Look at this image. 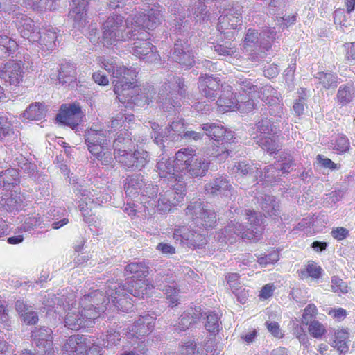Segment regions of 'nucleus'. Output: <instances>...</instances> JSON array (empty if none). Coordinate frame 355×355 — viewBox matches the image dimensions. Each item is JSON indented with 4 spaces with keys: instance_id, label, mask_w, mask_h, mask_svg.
<instances>
[{
    "instance_id": "nucleus-1",
    "label": "nucleus",
    "mask_w": 355,
    "mask_h": 355,
    "mask_svg": "<svg viewBox=\"0 0 355 355\" xmlns=\"http://www.w3.org/2000/svg\"><path fill=\"white\" fill-rule=\"evenodd\" d=\"M107 300L100 290H95L85 295L78 304L68 303L64 318L65 327L76 331L93 327L95 320L99 317L103 307L107 304Z\"/></svg>"
},
{
    "instance_id": "nucleus-2",
    "label": "nucleus",
    "mask_w": 355,
    "mask_h": 355,
    "mask_svg": "<svg viewBox=\"0 0 355 355\" xmlns=\"http://www.w3.org/2000/svg\"><path fill=\"white\" fill-rule=\"evenodd\" d=\"M114 74L116 77L121 78L116 80L114 89L120 102L138 106L149 103L150 98L154 93L153 88L148 87L141 89L134 85L133 80L137 75L135 69L121 67Z\"/></svg>"
},
{
    "instance_id": "nucleus-3",
    "label": "nucleus",
    "mask_w": 355,
    "mask_h": 355,
    "mask_svg": "<svg viewBox=\"0 0 355 355\" xmlns=\"http://www.w3.org/2000/svg\"><path fill=\"white\" fill-rule=\"evenodd\" d=\"M245 215L250 227H245L238 222H231L224 230L216 234V239L218 241L230 243L235 242L237 236L243 240L258 241L263 230L262 215L252 210H245Z\"/></svg>"
},
{
    "instance_id": "nucleus-4",
    "label": "nucleus",
    "mask_w": 355,
    "mask_h": 355,
    "mask_svg": "<svg viewBox=\"0 0 355 355\" xmlns=\"http://www.w3.org/2000/svg\"><path fill=\"white\" fill-rule=\"evenodd\" d=\"M237 89L248 94L250 99H261L269 107L268 112L276 121L282 118L284 114V105L280 103L279 94L270 85L263 86L257 81L245 78L236 82Z\"/></svg>"
},
{
    "instance_id": "nucleus-5",
    "label": "nucleus",
    "mask_w": 355,
    "mask_h": 355,
    "mask_svg": "<svg viewBox=\"0 0 355 355\" xmlns=\"http://www.w3.org/2000/svg\"><path fill=\"white\" fill-rule=\"evenodd\" d=\"M87 150L94 159L104 166H113L114 158L106 130L100 125L93 124L84 134Z\"/></svg>"
},
{
    "instance_id": "nucleus-6",
    "label": "nucleus",
    "mask_w": 355,
    "mask_h": 355,
    "mask_svg": "<svg viewBox=\"0 0 355 355\" xmlns=\"http://www.w3.org/2000/svg\"><path fill=\"white\" fill-rule=\"evenodd\" d=\"M126 20L119 15L110 16L103 24V39L105 45L114 44L118 42H125L135 37L137 31L131 24V18Z\"/></svg>"
},
{
    "instance_id": "nucleus-7",
    "label": "nucleus",
    "mask_w": 355,
    "mask_h": 355,
    "mask_svg": "<svg viewBox=\"0 0 355 355\" xmlns=\"http://www.w3.org/2000/svg\"><path fill=\"white\" fill-rule=\"evenodd\" d=\"M177 168L184 173L193 177L205 175L208 171L209 162L196 153L192 148H184L175 154Z\"/></svg>"
},
{
    "instance_id": "nucleus-8",
    "label": "nucleus",
    "mask_w": 355,
    "mask_h": 355,
    "mask_svg": "<svg viewBox=\"0 0 355 355\" xmlns=\"http://www.w3.org/2000/svg\"><path fill=\"white\" fill-rule=\"evenodd\" d=\"M100 291L103 293V291ZM126 292L127 290L125 286L121 287L120 282L108 280L105 286V295L103 294V296L107 299V304L103 307V311L110 302L119 311L122 312L130 311L133 307V304Z\"/></svg>"
},
{
    "instance_id": "nucleus-9",
    "label": "nucleus",
    "mask_w": 355,
    "mask_h": 355,
    "mask_svg": "<svg viewBox=\"0 0 355 355\" xmlns=\"http://www.w3.org/2000/svg\"><path fill=\"white\" fill-rule=\"evenodd\" d=\"M0 8L9 14H12L13 23L15 24L21 36L27 39L30 42L35 44L37 40V28L35 26L33 20L27 15L19 11L16 4L7 5L0 3Z\"/></svg>"
},
{
    "instance_id": "nucleus-10",
    "label": "nucleus",
    "mask_w": 355,
    "mask_h": 355,
    "mask_svg": "<svg viewBox=\"0 0 355 355\" xmlns=\"http://www.w3.org/2000/svg\"><path fill=\"white\" fill-rule=\"evenodd\" d=\"M185 214L199 227L213 228L217 222L215 211L200 200L191 202L185 209Z\"/></svg>"
},
{
    "instance_id": "nucleus-11",
    "label": "nucleus",
    "mask_w": 355,
    "mask_h": 355,
    "mask_svg": "<svg viewBox=\"0 0 355 355\" xmlns=\"http://www.w3.org/2000/svg\"><path fill=\"white\" fill-rule=\"evenodd\" d=\"M184 196V182L179 180L175 184H171L168 189L159 193V197L153 207H156L160 214L168 213L173 206H175L183 200Z\"/></svg>"
},
{
    "instance_id": "nucleus-12",
    "label": "nucleus",
    "mask_w": 355,
    "mask_h": 355,
    "mask_svg": "<svg viewBox=\"0 0 355 355\" xmlns=\"http://www.w3.org/2000/svg\"><path fill=\"white\" fill-rule=\"evenodd\" d=\"M68 355H100L99 347L94 345L91 337L75 334L71 336L62 346Z\"/></svg>"
},
{
    "instance_id": "nucleus-13",
    "label": "nucleus",
    "mask_w": 355,
    "mask_h": 355,
    "mask_svg": "<svg viewBox=\"0 0 355 355\" xmlns=\"http://www.w3.org/2000/svg\"><path fill=\"white\" fill-rule=\"evenodd\" d=\"M164 89H162L159 92V101L162 104V109L165 112H170L172 108H178L180 107V102L178 100V95L180 98H186L187 88L184 82L180 78H178L175 84L173 85L172 90H169L168 93H166L168 89H171L169 83H164Z\"/></svg>"
},
{
    "instance_id": "nucleus-14",
    "label": "nucleus",
    "mask_w": 355,
    "mask_h": 355,
    "mask_svg": "<svg viewBox=\"0 0 355 355\" xmlns=\"http://www.w3.org/2000/svg\"><path fill=\"white\" fill-rule=\"evenodd\" d=\"M137 35L132 37L135 40L132 46V54L140 59L146 60L148 62L158 61L159 55L156 52V48L148 41L150 34L147 31H136Z\"/></svg>"
},
{
    "instance_id": "nucleus-15",
    "label": "nucleus",
    "mask_w": 355,
    "mask_h": 355,
    "mask_svg": "<svg viewBox=\"0 0 355 355\" xmlns=\"http://www.w3.org/2000/svg\"><path fill=\"white\" fill-rule=\"evenodd\" d=\"M114 154V161L116 159L125 169L140 170L150 160L148 153L143 149L135 150L133 153H129L126 150Z\"/></svg>"
},
{
    "instance_id": "nucleus-16",
    "label": "nucleus",
    "mask_w": 355,
    "mask_h": 355,
    "mask_svg": "<svg viewBox=\"0 0 355 355\" xmlns=\"http://www.w3.org/2000/svg\"><path fill=\"white\" fill-rule=\"evenodd\" d=\"M217 105L220 112H225L237 109L241 112H250L254 108L255 103L246 94H240L238 98L232 97L231 94L227 96L225 94L220 96L217 101Z\"/></svg>"
},
{
    "instance_id": "nucleus-17",
    "label": "nucleus",
    "mask_w": 355,
    "mask_h": 355,
    "mask_svg": "<svg viewBox=\"0 0 355 355\" xmlns=\"http://www.w3.org/2000/svg\"><path fill=\"white\" fill-rule=\"evenodd\" d=\"M159 8V5L155 3L146 15H135L131 18V24L139 31H145L144 28H155L161 24L162 20V13Z\"/></svg>"
},
{
    "instance_id": "nucleus-18",
    "label": "nucleus",
    "mask_w": 355,
    "mask_h": 355,
    "mask_svg": "<svg viewBox=\"0 0 355 355\" xmlns=\"http://www.w3.org/2000/svg\"><path fill=\"white\" fill-rule=\"evenodd\" d=\"M24 66L22 61L9 60L0 67V78L10 85L17 86L22 82Z\"/></svg>"
},
{
    "instance_id": "nucleus-19",
    "label": "nucleus",
    "mask_w": 355,
    "mask_h": 355,
    "mask_svg": "<svg viewBox=\"0 0 355 355\" xmlns=\"http://www.w3.org/2000/svg\"><path fill=\"white\" fill-rule=\"evenodd\" d=\"M172 61L182 68L188 69L195 62L193 52L187 41L178 40L171 54Z\"/></svg>"
},
{
    "instance_id": "nucleus-20",
    "label": "nucleus",
    "mask_w": 355,
    "mask_h": 355,
    "mask_svg": "<svg viewBox=\"0 0 355 355\" xmlns=\"http://www.w3.org/2000/svg\"><path fill=\"white\" fill-rule=\"evenodd\" d=\"M173 238L189 248H200L206 244L204 234L194 232L187 226L175 228L173 232Z\"/></svg>"
},
{
    "instance_id": "nucleus-21",
    "label": "nucleus",
    "mask_w": 355,
    "mask_h": 355,
    "mask_svg": "<svg viewBox=\"0 0 355 355\" xmlns=\"http://www.w3.org/2000/svg\"><path fill=\"white\" fill-rule=\"evenodd\" d=\"M83 112L79 105L76 104L62 105L56 116L58 122L68 125L74 130L83 118Z\"/></svg>"
},
{
    "instance_id": "nucleus-22",
    "label": "nucleus",
    "mask_w": 355,
    "mask_h": 355,
    "mask_svg": "<svg viewBox=\"0 0 355 355\" xmlns=\"http://www.w3.org/2000/svg\"><path fill=\"white\" fill-rule=\"evenodd\" d=\"M155 327V318L149 314L141 315L125 333L128 338H140L150 334Z\"/></svg>"
},
{
    "instance_id": "nucleus-23",
    "label": "nucleus",
    "mask_w": 355,
    "mask_h": 355,
    "mask_svg": "<svg viewBox=\"0 0 355 355\" xmlns=\"http://www.w3.org/2000/svg\"><path fill=\"white\" fill-rule=\"evenodd\" d=\"M87 0H72L71 8L69 12V17L73 21L74 28L83 31L89 24L87 17Z\"/></svg>"
},
{
    "instance_id": "nucleus-24",
    "label": "nucleus",
    "mask_w": 355,
    "mask_h": 355,
    "mask_svg": "<svg viewBox=\"0 0 355 355\" xmlns=\"http://www.w3.org/2000/svg\"><path fill=\"white\" fill-rule=\"evenodd\" d=\"M242 8L236 4L227 10L225 15L220 16L218 19L217 25L218 30L225 33L228 29H236L238 26L241 24Z\"/></svg>"
},
{
    "instance_id": "nucleus-25",
    "label": "nucleus",
    "mask_w": 355,
    "mask_h": 355,
    "mask_svg": "<svg viewBox=\"0 0 355 355\" xmlns=\"http://www.w3.org/2000/svg\"><path fill=\"white\" fill-rule=\"evenodd\" d=\"M31 337L34 344L41 349L42 352H44L45 355H54L52 347V330L51 329L45 327L35 329L32 331Z\"/></svg>"
},
{
    "instance_id": "nucleus-26",
    "label": "nucleus",
    "mask_w": 355,
    "mask_h": 355,
    "mask_svg": "<svg viewBox=\"0 0 355 355\" xmlns=\"http://www.w3.org/2000/svg\"><path fill=\"white\" fill-rule=\"evenodd\" d=\"M157 171L161 178H166L170 184L177 183L182 180V176L179 175L180 169L177 168L175 159L162 157L159 160L156 166Z\"/></svg>"
},
{
    "instance_id": "nucleus-27",
    "label": "nucleus",
    "mask_w": 355,
    "mask_h": 355,
    "mask_svg": "<svg viewBox=\"0 0 355 355\" xmlns=\"http://www.w3.org/2000/svg\"><path fill=\"white\" fill-rule=\"evenodd\" d=\"M202 130L205 131L207 136L209 137L214 141H221L223 143L234 142V133L227 130L218 123H207L202 125Z\"/></svg>"
},
{
    "instance_id": "nucleus-28",
    "label": "nucleus",
    "mask_w": 355,
    "mask_h": 355,
    "mask_svg": "<svg viewBox=\"0 0 355 355\" xmlns=\"http://www.w3.org/2000/svg\"><path fill=\"white\" fill-rule=\"evenodd\" d=\"M205 189L207 193L225 197H231L234 193L232 185L223 176L210 180L205 184Z\"/></svg>"
},
{
    "instance_id": "nucleus-29",
    "label": "nucleus",
    "mask_w": 355,
    "mask_h": 355,
    "mask_svg": "<svg viewBox=\"0 0 355 355\" xmlns=\"http://www.w3.org/2000/svg\"><path fill=\"white\" fill-rule=\"evenodd\" d=\"M76 196L79 199V207L80 211H85L86 209H92L93 205H100L102 201L99 200L96 190L77 187L75 189Z\"/></svg>"
},
{
    "instance_id": "nucleus-30",
    "label": "nucleus",
    "mask_w": 355,
    "mask_h": 355,
    "mask_svg": "<svg viewBox=\"0 0 355 355\" xmlns=\"http://www.w3.org/2000/svg\"><path fill=\"white\" fill-rule=\"evenodd\" d=\"M198 88L204 96L208 98H215L220 88V80L213 76H200Z\"/></svg>"
},
{
    "instance_id": "nucleus-31",
    "label": "nucleus",
    "mask_w": 355,
    "mask_h": 355,
    "mask_svg": "<svg viewBox=\"0 0 355 355\" xmlns=\"http://www.w3.org/2000/svg\"><path fill=\"white\" fill-rule=\"evenodd\" d=\"M124 286L128 293L139 298L149 296L153 290V284L148 279L131 280Z\"/></svg>"
},
{
    "instance_id": "nucleus-32",
    "label": "nucleus",
    "mask_w": 355,
    "mask_h": 355,
    "mask_svg": "<svg viewBox=\"0 0 355 355\" xmlns=\"http://www.w3.org/2000/svg\"><path fill=\"white\" fill-rule=\"evenodd\" d=\"M37 35L38 38L35 40V43H37L42 51H52L55 49L57 35L53 27L48 26L40 29Z\"/></svg>"
},
{
    "instance_id": "nucleus-33",
    "label": "nucleus",
    "mask_w": 355,
    "mask_h": 355,
    "mask_svg": "<svg viewBox=\"0 0 355 355\" xmlns=\"http://www.w3.org/2000/svg\"><path fill=\"white\" fill-rule=\"evenodd\" d=\"M231 171L237 180L249 175L252 178L253 181H255L258 180L259 169L257 166L251 164L246 161H243L235 162L231 168Z\"/></svg>"
},
{
    "instance_id": "nucleus-34",
    "label": "nucleus",
    "mask_w": 355,
    "mask_h": 355,
    "mask_svg": "<svg viewBox=\"0 0 355 355\" xmlns=\"http://www.w3.org/2000/svg\"><path fill=\"white\" fill-rule=\"evenodd\" d=\"M145 181L140 174L128 175L125 180L124 189L127 196L132 198H138Z\"/></svg>"
},
{
    "instance_id": "nucleus-35",
    "label": "nucleus",
    "mask_w": 355,
    "mask_h": 355,
    "mask_svg": "<svg viewBox=\"0 0 355 355\" xmlns=\"http://www.w3.org/2000/svg\"><path fill=\"white\" fill-rule=\"evenodd\" d=\"M58 79L62 85H71L76 80V67L71 62H65L60 64Z\"/></svg>"
},
{
    "instance_id": "nucleus-36",
    "label": "nucleus",
    "mask_w": 355,
    "mask_h": 355,
    "mask_svg": "<svg viewBox=\"0 0 355 355\" xmlns=\"http://www.w3.org/2000/svg\"><path fill=\"white\" fill-rule=\"evenodd\" d=\"M20 182V175L18 171L10 168L0 172V187L4 190L12 189Z\"/></svg>"
},
{
    "instance_id": "nucleus-37",
    "label": "nucleus",
    "mask_w": 355,
    "mask_h": 355,
    "mask_svg": "<svg viewBox=\"0 0 355 355\" xmlns=\"http://www.w3.org/2000/svg\"><path fill=\"white\" fill-rule=\"evenodd\" d=\"M22 200L15 193H5L0 199V208L10 212H15L21 209Z\"/></svg>"
},
{
    "instance_id": "nucleus-38",
    "label": "nucleus",
    "mask_w": 355,
    "mask_h": 355,
    "mask_svg": "<svg viewBox=\"0 0 355 355\" xmlns=\"http://www.w3.org/2000/svg\"><path fill=\"white\" fill-rule=\"evenodd\" d=\"M349 334L345 329L337 330L334 336L331 347L336 349L340 355L345 354L349 348Z\"/></svg>"
},
{
    "instance_id": "nucleus-39",
    "label": "nucleus",
    "mask_w": 355,
    "mask_h": 355,
    "mask_svg": "<svg viewBox=\"0 0 355 355\" xmlns=\"http://www.w3.org/2000/svg\"><path fill=\"white\" fill-rule=\"evenodd\" d=\"M277 138L278 136L276 135L254 136L253 137L256 144L270 154L275 153L280 150L281 146L278 142Z\"/></svg>"
},
{
    "instance_id": "nucleus-40",
    "label": "nucleus",
    "mask_w": 355,
    "mask_h": 355,
    "mask_svg": "<svg viewBox=\"0 0 355 355\" xmlns=\"http://www.w3.org/2000/svg\"><path fill=\"white\" fill-rule=\"evenodd\" d=\"M158 188L150 182H145L142 190L138 197V200L144 204L145 207H153L155 205L156 201L154 198L157 196Z\"/></svg>"
},
{
    "instance_id": "nucleus-41",
    "label": "nucleus",
    "mask_w": 355,
    "mask_h": 355,
    "mask_svg": "<svg viewBox=\"0 0 355 355\" xmlns=\"http://www.w3.org/2000/svg\"><path fill=\"white\" fill-rule=\"evenodd\" d=\"M355 97V87L352 83L342 85L336 94V101L341 106L351 103Z\"/></svg>"
},
{
    "instance_id": "nucleus-42",
    "label": "nucleus",
    "mask_w": 355,
    "mask_h": 355,
    "mask_svg": "<svg viewBox=\"0 0 355 355\" xmlns=\"http://www.w3.org/2000/svg\"><path fill=\"white\" fill-rule=\"evenodd\" d=\"M313 76L325 89L336 88L340 79L336 73L330 71H318Z\"/></svg>"
},
{
    "instance_id": "nucleus-43",
    "label": "nucleus",
    "mask_w": 355,
    "mask_h": 355,
    "mask_svg": "<svg viewBox=\"0 0 355 355\" xmlns=\"http://www.w3.org/2000/svg\"><path fill=\"white\" fill-rule=\"evenodd\" d=\"M257 201L263 212L269 216H277L279 213V202L273 196L261 195Z\"/></svg>"
},
{
    "instance_id": "nucleus-44",
    "label": "nucleus",
    "mask_w": 355,
    "mask_h": 355,
    "mask_svg": "<svg viewBox=\"0 0 355 355\" xmlns=\"http://www.w3.org/2000/svg\"><path fill=\"white\" fill-rule=\"evenodd\" d=\"M228 144L221 141H213L206 151L207 155L217 158L220 162L225 160L229 155Z\"/></svg>"
},
{
    "instance_id": "nucleus-45",
    "label": "nucleus",
    "mask_w": 355,
    "mask_h": 355,
    "mask_svg": "<svg viewBox=\"0 0 355 355\" xmlns=\"http://www.w3.org/2000/svg\"><path fill=\"white\" fill-rule=\"evenodd\" d=\"M185 128L182 120L173 121L164 130L166 140L178 141L182 139Z\"/></svg>"
},
{
    "instance_id": "nucleus-46",
    "label": "nucleus",
    "mask_w": 355,
    "mask_h": 355,
    "mask_svg": "<svg viewBox=\"0 0 355 355\" xmlns=\"http://www.w3.org/2000/svg\"><path fill=\"white\" fill-rule=\"evenodd\" d=\"M272 119L263 117L256 124V136L275 135L277 133L275 121Z\"/></svg>"
},
{
    "instance_id": "nucleus-47",
    "label": "nucleus",
    "mask_w": 355,
    "mask_h": 355,
    "mask_svg": "<svg viewBox=\"0 0 355 355\" xmlns=\"http://www.w3.org/2000/svg\"><path fill=\"white\" fill-rule=\"evenodd\" d=\"M279 170H277V166L275 164H271L264 168V171L259 170L258 173L257 183L262 182L269 184L276 182L279 179Z\"/></svg>"
},
{
    "instance_id": "nucleus-48",
    "label": "nucleus",
    "mask_w": 355,
    "mask_h": 355,
    "mask_svg": "<svg viewBox=\"0 0 355 355\" xmlns=\"http://www.w3.org/2000/svg\"><path fill=\"white\" fill-rule=\"evenodd\" d=\"M46 108L41 103H35L30 105L24 111V116L30 120H40L46 115Z\"/></svg>"
},
{
    "instance_id": "nucleus-49",
    "label": "nucleus",
    "mask_w": 355,
    "mask_h": 355,
    "mask_svg": "<svg viewBox=\"0 0 355 355\" xmlns=\"http://www.w3.org/2000/svg\"><path fill=\"white\" fill-rule=\"evenodd\" d=\"M133 146V141L128 132H121L113 142L114 153L128 150Z\"/></svg>"
},
{
    "instance_id": "nucleus-50",
    "label": "nucleus",
    "mask_w": 355,
    "mask_h": 355,
    "mask_svg": "<svg viewBox=\"0 0 355 355\" xmlns=\"http://www.w3.org/2000/svg\"><path fill=\"white\" fill-rule=\"evenodd\" d=\"M17 42L6 35H0V58H6L17 49Z\"/></svg>"
},
{
    "instance_id": "nucleus-51",
    "label": "nucleus",
    "mask_w": 355,
    "mask_h": 355,
    "mask_svg": "<svg viewBox=\"0 0 355 355\" xmlns=\"http://www.w3.org/2000/svg\"><path fill=\"white\" fill-rule=\"evenodd\" d=\"M125 275H132V277L140 278L148 273V267L142 262H132L125 268Z\"/></svg>"
},
{
    "instance_id": "nucleus-52",
    "label": "nucleus",
    "mask_w": 355,
    "mask_h": 355,
    "mask_svg": "<svg viewBox=\"0 0 355 355\" xmlns=\"http://www.w3.org/2000/svg\"><path fill=\"white\" fill-rule=\"evenodd\" d=\"M277 32L275 28H266L261 33L260 48L268 51L272 47V44L275 43Z\"/></svg>"
},
{
    "instance_id": "nucleus-53",
    "label": "nucleus",
    "mask_w": 355,
    "mask_h": 355,
    "mask_svg": "<svg viewBox=\"0 0 355 355\" xmlns=\"http://www.w3.org/2000/svg\"><path fill=\"white\" fill-rule=\"evenodd\" d=\"M175 279L171 274L169 273H157L153 279V288H157L159 290L164 291L168 285L174 284Z\"/></svg>"
},
{
    "instance_id": "nucleus-54",
    "label": "nucleus",
    "mask_w": 355,
    "mask_h": 355,
    "mask_svg": "<svg viewBox=\"0 0 355 355\" xmlns=\"http://www.w3.org/2000/svg\"><path fill=\"white\" fill-rule=\"evenodd\" d=\"M42 222L43 218L40 216V214H35L26 217L20 227V230L29 232L37 227H40Z\"/></svg>"
},
{
    "instance_id": "nucleus-55",
    "label": "nucleus",
    "mask_w": 355,
    "mask_h": 355,
    "mask_svg": "<svg viewBox=\"0 0 355 355\" xmlns=\"http://www.w3.org/2000/svg\"><path fill=\"white\" fill-rule=\"evenodd\" d=\"M163 291L166 295V298L169 306H175L178 304L180 300V290L177 288L175 283L173 285L168 284L167 288Z\"/></svg>"
},
{
    "instance_id": "nucleus-56",
    "label": "nucleus",
    "mask_w": 355,
    "mask_h": 355,
    "mask_svg": "<svg viewBox=\"0 0 355 355\" xmlns=\"http://www.w3.org/2000/svg\"><path fill=\"white\" fill-rule=\"evenodd\" d=\"M221 322H220V317L218 314L213 312H209L207 315V320L205 322L206 329L213 334L218 333L221 328Z\"/></svg>"
},
{
    "instance_id": "nucleus-57",
    "label": "nucleus",
    "mask_w": 355,
    "mask_h": 355,
    "mask_svg": "<svg viewBox=\"0 0 355 355\" xmlns=\"http://www.w3.org/2000/svg\"><path fill=\"white\" fill-rule=\"evenodd\" d=\"M275 164L277 168H279V170L282 174L290 172L294 166L293 160L291 155L285 153L281 154L278 162Z\"/></svg>"
},
{
    "instance_id": "nucleus-58",
    "label": "nucleus",
    "mask_w": 355,
    "mask_h": 355,
    "mask_svg": "<svg viewBox=\"0 0 355 355\" xmlns=\"http://www.w3.org/2000/svg\"><path fill=\"white\" fill-rule=\"evenodd\" d=\"M322 272V268L314 261H309L306 266V270L301 271L300 277L304 278L309 276L313 279H319Z\"/></svg>"
},
{
    "instance_id": "nucleus-59",
    "label": "nucleus",
    "mask_w": 355,
    "mask_h": 355,
    "mask_svg": "<svg viewBox=\"0 0 355 355\" xmlns=\"http://www.w3.org/2000/svg\"><path fill=\"white\" fill-rule=\"evenodd\" d=\"M308 326L309 333L315 338H321L327 333L325 327L318 320H313Z\"/></svg>"
},
{
    "instance_id": "nucleus-60",
    "label": "nucleus",
    "mask_w": 355,
    "mask_h": 355,
    "mask_svg": "<svg viewBox=\"0 0 355 355\" xmlns=\"http://www.w3.org/2000/svg\"><path fill=\"white\" fill-rule=\"evenodd\" d=\"M14 133L11 121L6 116H0V140L10 136Z\"/></svg>"
},
{
    "instance_id": "nucleus-61",
    "label": "nucleus",
    "mask_w": 355,
    "mask_h": 355,
    "mask_svg": "<svg viewBox=\"0 0 355 355\" xmlns=\"http://www.w3.org/2000/svg\"><path fill=\"white\" fill-rule=\"evenodd\" d=\"M102 345L108 347L110 345H115L121 340L119 332L113 329L107 330V334L102 336Z\"/></svg>"
},
{
    "instance_id": "nucleus-62",
    "label": "nucleus",
    "mask_w": 355,
    "mask_h": 355,
    "mask_svg": "<svg viewBox=\"0 0 355 355\" xmlns=\"http://www.w3.org/2000/svg\"><path fill=\"white\" fill-rule=\"evenodd\" d=\"M212 48L219 55L223 56L232 55L236 51L235 46L232 42H225L222 44H217L214 45Z\"/></svg>"
},
{
    "instance_id": "nucleus-63",
    "label": "nucleus",
    "mask_w": 355,
    "mask_h": 355,
    "mask_svg": "<svg viewBox=\"0 0 355 355\" xmlns=\"http://www.w3.org/2000/svg\"><path fill=\"white\" fill-rule=\"evenodd\" d=\"M17 159L19 160L18 166L21 168V170L24 171L30 175L36 178L38 173H36L37 166L35 164L28 162V160L22 156H21L19 158H17Z\"/></svg>"
},
{
    "instance_id": "nucleus-64",
    "label": "nucleus",
    "mask_w": 355,
    "mask_h": 355,
    "mask_svg": "<svg viewBox=\"0 0 355 355\" xmlns=\"http://www.w3.org/2000/svg\"><path fill=\"white\" fill-rule=\"evenodd\" d=\"M258 43L260 44L259 34L255 30L248 29L244 40V48L257 46Z\"/></svg>"
}]
</instances>
